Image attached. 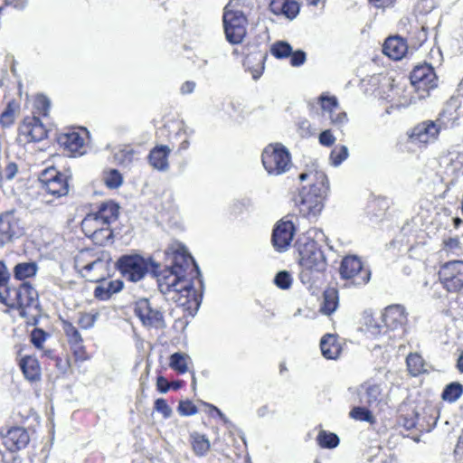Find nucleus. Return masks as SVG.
<instances>
[{
    "instance_id": "nucleus-49",
    "label": "nucleus",
    "mask_w": 463,
    "mask_h": 463,
    "mask_svg": "<svg viewBox=\"0 0 463 463\" xmlns=\"http://www.w3.org/2000/svg\"><path fill=\"white\" fill-rule=\"evenodd\" d=\"M364 319H365L366 329L368 332H370L373 335H376L381 333V328H380L381 326L373 318L371 312H368V311L364 312Z\"/></svg>"
},
{
    "instance_id": "nucleus-5",
    "label": "nucleus",
    "mask_w": 463,
    "mask_h": 463,
    "mask_svg": "<svg viewBox=\"0 0 463 463\" xmlns=\"http://www.w3.org/2000/svg\"><path fill=\"white\" fill-rule=\"evenodd\" d=\"M154 262L151 259H146L138 254H126L121 256L116 263V267L122 276L129 281L138 282L148 272L152 273Z\"/></svg>"
},
{
    "instance_id": "nucleus-3",
    "label": "nucleus",
    "mask_w": 463,
    "mask_h": 463,
    "mask_svg": "<svg viewBox=\"0 0 463 463\" xmlns=\"http://www.w3.org/2000/svg\"><path fill=\"white\" fill-rule=\"evenodd\" d=\"M301 182L310 179L312 184L308 191L304 187L300 192L299 212L306 217H316L323 209V199L328 189V180L323 172L310 171L301 173Z\"/></svg>"
},
{
    "instance_id": "nucleus-6",
    "label": "nucleus",
    "mask_w": 463,
    "mask_h": 463,
    "mask_svg": "<svg viewBox=\"0 0 463 463\" xmlns=\"http://www.w3.org/2000/svg\"><path fill=\"white\" fill-rule=\"evenodd\" d=\"M264 168L269 175H279L291 167V156L288 150L281 144H269L261 156Z\"/></svg>"
},
{
    "instance_id": "nucleus-8",
    "label": "nucleus",
    "mask_w": 463,
    "mask_h": 463,
    "mask_svg": "<svg viewBox=\"0 0 463 463\" xmlns=\"http://www.w3.org/2000/svg\"><path fill=\"white\" fill-rule=\"evenodd\" d=\"M341 278L352 279L355 286H363L368 283L371 271L364 269L361 260L357 256H346L341 261L339 268Z\"/></svg>"
},
{
    "instance_id": "nucleus-38",
    "label": "nucleus",
    "mask_w": 463,
    "mask_h": 463,
    "mask_svg": "<svg viewBox=\"0 0 463 463\" xmlns=\"http://www.w3.org/2000/svg\"><path fill=\"white\" fill-rule=\"evenodd\" d=\"M408 370L410 373L416 376L424 371V362L418 354H411L406 359Z\"/></svg>"
},
{
    "instance_id": "nucleus-7",
    "label": "nucleus",
    "mask_w": 463,
    "mask_h": 463,
    "mask_svg": "<svg viewBox=\"0 0 463 463\" xmlns=\"http://www.w3.org/2000/svg\"><path fill=\"white\" fill-rule=\"evenodd\" d=\"M246 17L239 11H229L225 8L223 25L226 39L232 44L241 43L246 35Z\"/></svg>"
},
{
    "instance_id": "nucleus-29",
    "label": "nucleus",
    "mask_w": 463,
    "mask_h": 463,
    "mask_svg": "<svg viewBox=\"0 0 463 463\" xmlns=\"http://www.w3.org/2000/svg\"><path fill=\"white\" fill-rule=\"evenodd\" d=\"M20 367L25 376L31 382L40 379L41 369L36 358L25 356L20 362Z\"/></svg>"
},
{
    "instance_id": "nucleus-17",
    "label": "nucleus",
    "mask_w": 463,
    "mask_h": 463,
    "mask_svg": "<svg viewBox=\"0 0 463 463\" xmlns=\"http://www.w3.org/2000/svg\"><path fill=\"white\" fill-rule=\"evenodd\" d=\"M410 80L411 84L418 89L430 90L437 86V77L433 68L427 63L415 66Z\"/></svg>"
},
{
    "instance_id": "nucleus-21",
    "label": "nucleus",
    "mask_w": 463,
    "mask_h": 463,
    "mask_svg": "<svg viewBox=\"0 0 463 463\" xmlns=\"http://www.w3.org/2000/svg\"><path fill=\"white\" fill-rule=\"evenodd\" d=\"M76 266L80 269L81 276L87 280L99 282L104 280L106 271V262L98 258L86 264H81L80 260H76Z\"/></svg>"
},
{
    "instance_id": "nucleus-41",
    "label": "nucleus",
    "mask_w": 463,
    "mask_h": 463,
    "mask_svg": "<svg viewBox=\"0 0 463 463\" xmlns=\"http://www.w3.org/2000/svg\"><path fill=\"white\" fill-rule=\"evenodd\" d=\"M349 156L346 146H336L330 153V162L334 166L340 165Z\"/></svg>"
},
{
    "instance_id": "nucleus-14",
    "label": "nucleus",
    "mask_w": 463,
    "mask_h": 463,
    "mask_svg": "<svg viewBox=\"0 0 463 463\" xmlns=\"http://www.w3.org/2000/svg\"><path fill=\"white\" fill-rule=\"evenodd\" d=\"M47 136V130L36 116L27 117L19 127V137L24 142H39Z\"/></svg>"
},
{
    "instance_id": "nucleus-59",
    "label": "nucleus",
    "mask_w": 463,
    "mask_h": 463,
    "mask_svg": "<svg viewBox=\"0 0 463 463\" xmlns=\"http://www.w3.org/2000/svg\"><path fill=\"white\" fill-rule=\"evenodd\" d=\"M6 5H11L16 9H24L27 5V0H5Z\"/></svg>"
},
{
    "instance_id": "nucleus-9",
    "label": "nucleus",
    "mask_w": 463,
    "mask_h": 463,
    "mask_svg": "<svg viewBox=\"0 0 463 463\" xmlns=\"http://www.w3.org/2000/svg\"><path fill=\"white\" fill-rule=\"evenodd\" d=\"M440 127L431 120L420 122L410 129L407 133L411 144L425 146L438 139Z\"/></svg>"
},
{
    "instance_id": "nucleus-28",
    "label": "nucleus",
    "mask_w": 463,
    "mask_h": 463,
    "mask_svg": "<svg viewBox=\"0 0 463 463\" xmlns=\"http://www.w3.org/2000/svg\"><path fill=\"white\" fill-rule=\"evenodd\" d=\"M96 213L103 220V223L110 227L118 218L119 206L111 201L105 202L99 206Z\"/></svg>"
},
{
    "instance_id": "nucleus-57",
    "label": "nucleus",
    "mask_w": 463,
    "mask_h": 463,
    "mask_svg": "<svg viewBox=\"0 0 463 463\" xmlns=\"http://www.w3.org/2000/svg\"><path fill=\"white\" fill-rule=\"evenodd\" d=\"M103 283L111 295L119 292L123 288V282L118 279L104 281Z\"/></svg>"
},
{
    "instance_id": "nucleus-63",
    "label": "nucleus",
    "mask_w": 463,
    "mask_h": 463,
    "mask_svg": "<svg viewBox=\"0 0 463 463\" xmlns=\"http://www.w3.org/2000/svg\"><path fill=\"white\" fill-rule=\"evenodd\" d=\"M269 413L268 405H263L257 410V415L259 418H263Z\"/></svg>"
},
{
    "instance_id": "nucleus-40",
    "label": "nucleus",
    "mask_w": 463,
    "mask_h": 463,
    "mask_svg": "<svg viewBox=\"0 0 463 463\" xmlns=\"http://www.w3.org/2000/svg\"><path fill=\"white\" fill-rule=\"evenodd\" d=\"M270 52L278 59H284L292 53L291 45L284 41H279L272 44Z\"/></svg>"
},
{
    "instance_id": "nucleus-56",
    "label": "nucleus",
    "mask_w": 463,
    "mask_h": 463,
    "mask_svg": "<svg viewBox=\"0 0 463 463\" xmlns=\"http://www.w3.org/2000/svg\"><path fill=\"white\" fill-rule=\"evenodd\" d=\"M94 295L101 300H107L112 296L104 283L95 288Z\"/></svg>"
},
{
    "instance_id": "nucleus-26",
    "label": "nucleus",
    "mask_w": 463,
    "mask_h": 463,
    "mask_svg": "<svg viewBox=\"0 0 463 463\" xmlns=\"http://www.w3.org/2000/svg\"><path fill=\"white\" fill-rule=\"evenodd\" d=\"M62 329L68 339L71 347L76 355H80L83 352L82 337L78 329L70 322L63 321Z\"/></svg>"
},
{
    "instance_id": "nucleus-54",
    "label": "nucleus",
    "mask_w": 463,
    "mask_h": 463,
    "mask_svg": "<svg viewBox=\"0 0 463 463\" xmlns=\"http://www.w3.org/2000/svg\"><path fill=\"white\" fill-rule=\"evenodd\" d=\"M18 167L16 164L11 162L5 166L4 174L0 173V175H2V179L5 178L6 180H12L16 175Z\"/></svg>"
},
{
    "instance_id": "nucleus-34",
    "label": "nucleus",
    "mask_w": 463,
    "mask_h": 463,
    "mask_svg": "<svg viewBox=\"0 0 463 463\" xmlns=\"http://www.w3.org/2000/svg\"><path fill=\"white\" fill-rule=\"evenodd\" d=\"M463 393V385L458 382H453L447 384L442 392L443 401L452 403L457 402Z\"/></svg>"
},
{
    "instance_id": "nucleus-2",
    "label": "nucleus",
    "mask_w": 463,
    "mask_h": 463,
    "mask_svg": "<svg viewBox=\"0 0 463 463\" xmlns=\"http://www.w3.org/2000/svg\"><path fill=\"white\" fill-rule=\"evenodd\" d=\"M324 238L323 231L313 228L301 235L296 242L301 267L299 279L305 285L317 283L326 269V257L318 246Z\"/></svg>"
},
{
    "instance_id": "nucleus-19",
    "label": "nucleus",
    "mask_w": 463,
    "mask_h": 463,
    "mask_svg": "<svg viewBox=\"0 0 463 463\" xmlns=\"http://www.w3.org/2000/svg\"><path fill=\"white\" fill-rule=\"evenodd\" d=\"M58 143L69 156L77 157L86 152L85 139L78 132L61 134L58 137Z\"/></svg>"
},
{
    "instance_id": "nucleus-18",
    "label": "nucleus",
    "mask_w": 463,
    "mask_h": 463,
    "mask_svg": "<svg viewBox=\"0 0 463 463\" xmlns=\"http://www.w3.org/2000/svg\"><path fill=\"white\" fill-rule=\"evenodd\" d=\"M382 321L384 326L392 331L404 332V326L407 323L405 309L401 305L389 306L382 315Z\"/></svg>"
},
{
    "instance_id": "nucleus-12",
    "label": "nucleus",
    "mask_w": 463,
    "mask_h": 463,
    "mask_svg": "<svg viewBox=\"0 0 463 463\" xmlns=\"http://www.w3.org/2000/svg\"><path fill=\"white\" fill-rule=\"evenodd\" d=\"M40 180L44 192L54 197L64 196L69 192L67 177L54 168L45 170Z\"/></svg>"
},
{
    "instance_id": "nucleus-62",
    "label": "nucleus",
    "mask_w": 463,
    "mask_h": 463,
    "mask_svg": "<svg viewBox=\"0 0 463 463\" xmlns=\"http://www.w3.org/2000/svg\"><path fill=\"white\" fill-rule=\"evenodd\" d=\"M299 128L303 130L302 134H309L310 133V123L308 120L304 119L299 122Z\"/></svg>"
},
{
    "instance_id": "nucleus-46",
    "label": "nucleus",
    "mask_w": 463,
    "mask_h": 463,
    "mask_svg": "<svg viewBox=\"0 0 463 463\" xmlns=\"http://www.w3.org/2000/svg\"><path fill=\"white\" fill-rule=\"evenodd\" d=\"M274 283L281 289H288L292 284V278L286 270L279 271L274 278Z\"/></svg>"
},
{
    "instance_id": "nucleus-55",
    "label": "nucleus",
    "mask_w": 463,
    "mask_h": 463,
    "mask_svg": "<svg viewBox=\"0 0 463 463\" xmlns=\"http://www.w3.org/2000/svg\"><path fill=\"white\" fill-rule=\"evenodd\" d=\"M335 141V137L333 136L330 130H325L319 135V142L326 146H332Z\"/></svg>"
},
{
    "instance_id": "nucleus-10",
    "label": "nucleus",
    "mask_w": 463,
    "mask_h": 463,
    "mask_svg": "<svg viewBox=\"0 0 463 463\" xmlns=\"http://www.w3.org/2000/svg\"><path fill=\"white\" fill-rule=\"evenodd\" d=\"M444 288L449 292L463 288V260H451L445 263L439 272Z\"/></svg>"
},
{
    "instance_id": "nucleus-22",
    "label": "nucleus",
    "mask_w": 463,
    "mask_h": 463,
    "mask_svg": "<svg viewBox=\"0 0 463 463\" xmlns=\"http://www.w3.org/2000/svg\"><path fill=\"white\" fill-rule=\"evenodd\" d=\"M408 51V45L400 36L389 37L383 46V52L393 60H401Z\"/></svg>"
},
{
    "instance_id": "nucleus-47",
    "label": "nucleus",
    "mask_w": 463,
    "mask_h": 463,
    "mask_svg": "<svg viewBox=\"0 0 463 463\" xmlns=\"http://www.w3.org/2000/svg\"><path fill=\"white\" fill-rule=\"evenodd\" d=\"M177 411L182 416H191L197 413V408L191 401H181Z\"/></svg>"
},
{
    "instance_id": "nucleus-15",
    "label": "nucleus",
    "mask_w": 463,
    "mask_h": 463,
    "mask_svg": "<svg viewBox=\"0 0 463 463\" xmlns=\"http://www.w3.org/2000/svg\"><path fill=\"white\" fill-rule=\"evenodd\" d=\"M295 231V225L291 221L286 219L279 221L272 232L271 241L274 248L278 251L287 250L293 240Z\"/></svg>"
},
{
    "instance_id": "nucleus-61",
    "label": "nucleus",
    "mask_w": 463,
    "mask_h": 463,
    "mask_svg": "<svg viewBox=\"0 0 463 463\" xmlns=\"http://www.w3.org/2000/svg\"><path fill=\"white\" fill-rule=\"evenodd\" d=\"M373 5L379 8L390 6L395 0H369Z\"/></svg>"
},
{
    "instance_id": "nucleus-23",
    "label": "nucleus",
    "mask_w": 463,
    "mask_h": 463,
    "mask_svg": "<svg viewBox=\"0 0 463 463\" xmlns=\"http://www.w3.org/2000/svg\"><path fill=\"white\" fill-rule=\"evenodd\" d=\"M170 152L171 149L165 145L156 146L149 153V164L156 170L166 171L169 167L168 156Z\"/></svg>"
},
{
    "instance_id": "nucleus-27",
    "label": "nucleus",
    "mask_w": 463,
    "mask_h": 463,
    "mask_svg": "<svg viewBox=\"0 0 463 463\" xmlns=\"http://www.w3.org/2000/svg\"><path fill=\"white\" fill-rule=\"evenodd\" d=\"M322 354L326 359H336L341 353V346L334 335L327 334L320 341Z\"/></svg>"
},
{
    "instance_id": "nucleus-13",
    "label": "nucleus",
    "mask_w": 463,
    "mask_h": 463,
    "mask_svg": "<svg viewBox=\"0 0 463 463\" xmlns=\"http://www.w3.org/2000/svg\"><path fill=\"white\" fill-rule=\"evenodd\" d=\"M81 229L86 236L93 238L99 242L108 241L112 235L110 227L103 223L98 213H90L81 222Z\"/></svg>"
},
{
    "instance_id": "nucleus-51",
    "label": "nucleus",
    "mask_w": 463,
    "mask_h": 463,
    "mask_svg": "<svg viewBox=\"0 0 463 463\" xmlns=\"http://www.w3.org/2000/svg\"><path fill=\"white\" fill-rule=\"evenodd\" d=\"M46 335L44 331L39 328H35L33 330L31 334V340L32 343L37 347L41 348L43 342L45 341Z\"/></svg>"
},
{
    "instance_id": "nucleus-58",
    "label": "nucleus",
    "mask_w": 463,
    "mask_h": 463,
    "mask_svg": "<svg viewBox=\"0 0 463 463\" xmlns=\"http://www.w3.org/2000/svg\"><path fill=\"white\" fill-rule=\"evenodd\" d=\"M195 82L192 80H187L184 82L180 88V91L182 94H190L192 93L195 89Z\"/></svg>"
},
{
    "instance_id": "nucleus-45",
    "label": "nucleus",
    "mask_w": 463,
    "mask_h": 463,
    "mask_svg": "<svg viewBox=\"0 0 463 463\" xmlns=\"http://www.w3.org/2000/svg\"><path fill=\"white\" fill-rule=\"evenodd\" d=\"M99 317V312L82 313L80 316L78 323L81 328L90 329L95 325Z\"/></svg>"
},
{
    "instance_id": "nucleus-52",
    "label": "nucleus",
    "mask_w": 463,
    "mask_h": 463,
    "mask_svg": "<svg viewBox=\"0 0 463 463\" xmlns=\"http://www.w3.org/2000/svg\"><path fill=\"white\" fill-rule=\"evenodd\" d=\"M290 64L293 67H298L305 63L307 56L305 52L301 50H298L296 52L292 51V53L290 54Z\"/></svg>"
},
{
    "instance_id": "nucleus-43",
    "label": "nucleus",
    "mask_w": 463,
    "mask_h": 463,
    "mask_svg": "<svg viewBox=\"0 0 463 463\" xmlns=\"http://www.w3.org/2000/svg\"><path fill=\"white\" fill-rule=\"evenodd\" d=\"M103 180L105 184L110 189L118 188L123 183L121 174L116 169H111L109 172H106L104 174Z\"/></svg>"
},
{
    "instance_id": "nucleus-39",
    "label": "nucleus",
    "mask_w": 463,
    "mask_h": 463,
    "mask_svg": "<svg viewBox=\"0 0 463 463\" xmlns=\"http://www.w3.org/2000/svg\"><path fill=\"white\" fill-rule=\"evenodd\" d=\"M318 101L320 103L323 112L328 113V115L336 112V110H338L339 109L337 99L335 96L322 94L318 98Z\"/></svg>"
},
{
    "instance_id": "nucleus-31",
    "label": "nucleus",
    "mask_w": 463,
    "mask_h": 463,
    "mask_svg": "<svg viewBox=\"0 0 463 463\" xmlns=\"http://www.w3.org/2000/svg\"><path fill=\"white\" fill-rule=\"evenodd\" d=\"M191 445L194 454L198 457H203L210 449V441L205 435L194 432L190 435Z\"/></svg>"
},
{
    "instance_id": "nucleus-20",
    "label": "nucleus",
    "mask_w": 463,
    "mask_h": 463,
    "mask_svg": "<svg viewBox=\"0 0 463 463\" xmlns=\"http://www.w3.org/2000/svg\"><path fill=\"white\" fill-rule=\"evenodd\" d=\"M30 441L27 430L23 427H13L3 436V442L10 451L24 449Z\"/></svg>"
},
{
    "instance_id": "nucleus-30",
    "label": "nucleus",
    "mask_w": 463,
    "mask_h": 463,
    "mask_svg": "<svg viewBox=\"0 0 463 463\" xmlns=\"http://www.w3.org/2000/svg\"><path fill=\"white\" fill-rule=\"evenodd\" d=\"M323 303L320 311L325 315H331L338 306V292L335 288L326 289L323 295Z\"/></svg>"
},
{
    "instance_id": "nucleus-48",
    "label": "nucleus",
    "mask_w": 463,
    "mask_h": 463,
    "mask_svg": "<svg viewBox=\"0 0 463 463\" xmlns=\"http://www.w3.org/2000/svg\"><path fill=\"white\" fill-rule=\"evenodd\" d=\"M50 100L43 95H38L35 99L34 107L43 116H47L50 109Z\"/></svg>"
},
{
    "instance_id": "nucleus-25",
    "label": "nucleus",
    "mask_w": 463,
    "mask_h": 463,
    "mask_svg": "<svg viewBox=\"0 0 463 463\" xmlns=\"http://www.w3.org/2000/svg\"><path fill=\"white\" fill-rule=\"evenodd\" d=\"M270 10L276 14H281L292 20L298 15L299 6L294 0H273L270 4Z\"/></svg>"
},
{
    "instance_id": "nucleus-64",
    "label": "nucleus",
    "mask_w": 463,
    "mask_h": 463,
    "mask_svg": "<svg viewBox=\"0 0 463 463\" xmlns=\"http://www.w3.org/2000/svg\"><path fill=\"white\" fill-rule=\"evenodd\" d=\"M211 409L214 411H216L217 415L220 417V419L224 422V423H227L229 420L227 419V417L222 412L221 410H219L217 407H215L214 405H210Z\"/></svg>"
},
{
    "instance_id": "nucleus-60",
    "label": "nucleus",
    "mask_w": 463,
    "mask_h": 463,
    "mask_svg": "<svg viewBox=\"0 0 463 463\" xmlns=\"http://www.w3.org/2000/svg\"><path fill=\"white\" fill-rule=\"evenodd\" d=\"M157 388L161 392H166L169 389L168 383L163 376L157 378Z\"/></svg>"
},
{
    "instance_id": "nucleus-4",
    "label": "nucleus",
    "mask_w": 463,
    "mask_h": 463,
    "mask_svg": "<svg viewBox=\"0 0 463 463\" xmlns=\"http://www.w3.org/2000/svg\"><path fill=\"white\" fill-rule=\"evenodd\" d=\"M0 301L12 308H17L22 317H34L38 313V293L28 283L24 282L18 288H10L1 295Z\"/></svg>"
},
{
    "instance_id": "nucleus-24",
    "label": "nucleus",
    "mask_w": 463,
    "mask_h": 463,
    "mask_svg": "<svg viewBox=\"0 0 463 463\" xmlns=\"http://www.w3.org/2000/svg\"><path fill=\"white\" fill-rule=\"evenodd\" d=\"M360 402L369 407L378 405L382 400V388L379 384L364 383L359 389Z\"/></svg>"
},
{
    "instance_id": "nucleus-1",
    "label": "nucleus",
    "mask_w": 463,
    "mask_h": 463,
    "mask_svg": "<svg viewBox=\"0 0 463 463\" xmlns=\"http://www.w3.org/2000/svg\"><path fill=\"white\" fill-rule=\"evenodd\" d=\"M173 261L171 267L159 270V265L156 263L152 269V274L156 278L160 292L179 306H189L192 304L199 306L202 301V295L194 288V283L188 279L184 273L186 268L193 265L199 275L198 267L193 257L180 244L172 245L166 251Z\"/></svg>"
},
{
    "instance_id": "nucleus-35",
    "label": "nucleus",
    "mask_w": 463,
    "mask_h": 463,
    "mask_svg": "<svg viewBox=\"0 0 463 463\" xmlns=\"http://www.w3.org/2000/svg\"><path fill=\"white\" fill-rule=\"evenodd\" d=\"M190 357L182 353H175L170 356L169 365L179 373H184L188 371V362Z\"/></svg>"
},
{
    "instance_id": "nucleus-11",
    "label": "nucleus",
    "mask_w": 463,
    "mask_h": 463,
    "mask_svg": "<svg viewBox=\"0 0 463 463\" xmlns=\"http://www.w3.org/2000/svg\"><path fill=\"white\" fill-rule=\"evenodd\" d=\"M135 314L146 326L163 328L165 326L163 313L154 308L147 298H140L135 303Z\"/></svg>"
},
{
    "instance_id": "nucleus-50",
    "label": "nucleus",
    "mask_w": 463,
    "mask_h": 463,
    "mask_svg": "<svg viewBox=\"0 0 463 463\" xmlns=\"http://www.w3.org/2000/svg\"><path fill=\"white\" fill-rule=\"evenodd\" d=\"M155 410L161 413L165 419H168L172 415V409L168 406L165 400L162 398L156 400Z\"/></svg>"
},
{
    "instance_id": "nucleus-16",
    "label": "nucleus",
    "mask_w": 463,
    "mask_h": 463,
    "mask_svg": "<svg viewBox=\"0 0 463 463\" xmlns=\"http://www.w3.org/2000/svg\"><path fill=\"white\" fill-rule=\"evenodd\" d=\"M23 229L18 217L13 212L0 215V248L22 235Z\"/></svg>"
},
{
    "instance_id": "nucleus-33",
    "label": "nucleus",
    "mask_w": 463,
    "mask_h": 463,
    "mask_svg": "<svg viewBox=\"0 0 463 463\" xmlns=\"http://www.w3.org/2000/svg\"><path fill=\"white\" fill-rule=\"evenodd\" d=\"M138 153L130 146H124L115 153V160L118 164L128 167L137 159Z\"/></svg>"
},
{
    "instance_id": "nucleus-42",
    "label": "nucleus",
    "mask_w": 463,
    "mask_h": 463,
    "mask_svg": "<svg viewBox=\"0 0 463 463\" xmlns=\"http://www.w3.org/2000/svg\"><path fill=\"white\" fill-rule=\"evenodd\" d=\"M349 416L352 419L359 421H366L370 423L374 421V417L373 416L372 412L365 407L362 406L354 407L350 411Z\"/></svg>"
},
{
    "instance_id": "nucleus-53",
    "label": "nucleus",
    "mask_w": 463,
    "mask_h": 463,
    "mask_svg": "<svg viewBox=\"0 0 463 463\" xmlns=\"http://www.w3.org/2000/svg\"><path fill=\"white\" fill-rule=\"evenodd\" d=\"M329 118L333 124L338 126L345 125L348 120L346 113L345 111L340 110V108L338 109V110H336V112L330 114Z\"/></svg>"
},
{
    "instance_id": "nucleus-37",
    "label": "nucleus",
    "mask_w": 463,
    "mask_h": 463,
    "mask_svg": "<svg viewBox=\"0 0 463 463\" xmlns=\"http://www.w3.org/2000/svg\"><path fill=\"white\" fill-rule=\"evenodd\" d=\"M317 444L324 449H334L339 444V438L333 432L321 430L317 437Z\"/></svg>"
},
{
    "instance_id": "nucleus-44",
    "label": "nucleus",
    "mask_w": 463,
    "mask_h": 463,
    "mask_svg": "<svg viewBox=\"0 0 463 463\" xmlns=\"http://www.w3.org/2000/svg\"><path fill=\"white\" fill-rule=\"evenodd\" d=\"M17 109L18 106L14 101H11L7 104L6 109L4 110L0 117V123L2 126L9 127L13 124Z\"/></svg>"
},
{
    "instance_id": "nucleus-36",
    "label": "nucleus",
    "mask_w": 463,
    "mask_h": 463,
    "mask_svg": "<svg viewBox=\"0 0 463 463\" xmlns=\"http://www.w3.org/2000/svg\"><path fill=\"white\" fill-rule=\"evenodd\" d=\"M14 278L22 280L34 276L37 272V265L34 262H23L14 267Z\"/></svg>"
},
{
    "instance_id": "nucleus-32",
    "label": "nucleus",
    "mask_w": 463,
    "mask_h": 463,
    "mask_svg": "<svg viewBox=\"0 0 463 463\" xmlns=\"http://www.w3.org/2000/svg\"><path fill=\"white\" fill-rule=\"evenodd\" d=\"M440 252L441 254H445L447 257L461 256L463 253V247L458 237L444 239Z\"/></svg>"
}]
</instances>
